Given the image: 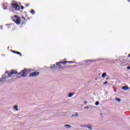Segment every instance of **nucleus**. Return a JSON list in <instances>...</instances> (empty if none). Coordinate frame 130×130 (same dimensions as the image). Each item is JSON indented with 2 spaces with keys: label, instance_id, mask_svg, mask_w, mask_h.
Returning a JSON list of instances; mask_svg holds the SVG:
<instances>
[{
  "label": "nucleus",
  "instance_id": "obj_3",
  "mask_svg": "<svg viewBox=\"0 0 130 130\" xmlns=\"http://www.w3.org/2000/svg\"><path fill=\"white\" fill-rule=\"evenodd\" d=\"M12 8L14 9L16 11H20V6H19V5L18 3L16 2H14L12 4Z\"/></svg>",
  "mask_w": 130,
  "mask_h": 130
},
{
  "label": "nucleus",
  "instance_id": "obj_9",
  "mask_svg": "<svg viewBox=\"0 0 130 130\" xmlns=\"http://www.w3.org/2000/svg\"><path fill=\"white\" fill-rule=\"evenodd\" d=\"M13 110H15V111H19V107L17 105L14 106Z\"/></svg>",
  "mask_w": 130,
  "mask_h": 130
},
{
  "label": "nucleus",
  "instance_id": "obj_15",
  "mask_svg": "<svg viewBox=\"0 0 130 130\" xmlns=\"http://www.w3.org/2000/svg\"><path fill=\"white\" fill-rule=\"evenodd\" d=\"M13 52L17 53V54H19L20 55V56H21V53L19 52H16V51H13Z\"/></svg>",
  "mask_w": 130,
  "mask_h": 130
},
{
  "label": "nucleus",
  "instance_id": "obj_24",
  "mask_svg": "<svg viewBox=\"0 0 130 130\" xmlns=\"http://www.w3.org/2000/svg\"><path fill=\"white\" fill-rule=\"evenodd\" d=\"M85 109H88V108H89V107H85Z\"/></svg>",
  "mask_w": 130,
  "mask_h": 130
},
{
  "label": "nucleus",
  "instance_id": "obj_21",
  "mask_svg": "<svg viewBox=\"0 0 130 130\" xmlns=\"http://www.w3.org/2000/svg\"><path fill=\"white\" fill-rule=\"evenodd\" d=\"M108 82H107V81H106L105 83H104V85H105L106 84H108Z\"/></svg>",
  "mask_w": 130,
  "mask_h": 130
},
{
  "label": "nucleus",
  "instance_id": "obj_20",
  "mask_svg": "<svg viewBox=\"0 0 130 130\" xmlns=\"http://www.w3.org/2000/svg\"><path fill=\"white\" fill-rule=\"evenodd\" d=\"M80 126L81 127H86V126L83 125H81Z\"/></svg>",
  "mask_w": 130,
  "mask_h": 130
},
{
  "label": "nucleus",
  "instance_id": "obj_2",
  "mask_svg": "<svg viewBox=\"0 0 130 130\" xmlns=\"http://www.w3.org/2000/svg\"><path fill=\"white\" fill-rule=\"evenodd\" d=\"M32 72V70L30 69H24L23 70L21 71L20 72L18 73V76H21L22 78H25L26 76H27V74L29 73H31Z\"/></svg>",
  "mask_w": 130,
  "mask_h": 130
},
{
  "label": "nucleus",
  "instance_id": "obj_28",
  "mask_svg": "<svg viewBox=\"0 0 130 130\" xmlns=\"http://www.w3.org/2000/svg\"><path fill=\"white\" fill-rule=\"evenodd\" d=\"M85 104H87V102H85Z\"/></svg>",
  "mask_w": 130,
  "mask_h": 130
},
{
  "label": "nucleus",
  "instance_id": "obj_5",
  "mask_svg": "<svg viewBox=\"0 0 130 130\" xmlns=\"http://www.w3.org/2000/svg\"><path fill=\"white\" fill-rule=\"evenodd\" d=\"M61 63H63V64H66V63H67V62H64V61L58 62L56 63V66L58 67V69H62V67H61Z\"/></svg>",
  "mask_w": 130,
  "mask_h": 130
},
{
  "label": "nucleus",
  "instance_id": "obj_7",
  "mask_svg": "<svg viewBox=\"0 0 130 130\" xmlns=\"http://www.w3.org/2000/svg\"><path fill=\"white\" fill-rule=\"evenodd\" d=\"M85 127H87V128H88V129H90V130H92L93 129V127H92V125L87 124L85 126Z\"/></svg>",
  "mask_w": 130,
  "mask_h": 130
},
{
  "label": "nucleus",
  "instance_id": "obj_17",
  "mask_svg": "<svg viewBox=\"0 0 130 130\" xmlns=\"http://www.w3.org/2000/svg\"><path fill=\"white\" fill-rule=\"evenodd\" d=\"M95 105H96V106H98V105H99V102H96Z\"/></svg>",
  "mask_w": 130,
  "mask_h": 130
},
{
  "label": "nucleus",
  "instance_id": "obj_14",
  "mask_svg": "<svg viewBox=\"0 0 130 130\" xmlns=\"http://www.w3.org/2000/svg\"><path fill=\"white\" fill-rule=\"evenodd\" d=\"M115 100H116V101H117V102H120V101H121L120 99H118L117 98H116L115 99Z\"/></svg>",
  "mask_w": 130,
  "mask_h": 130
},
{
  "label": "nucleus",
  "instance_id": "obj_16",
  "mask_svg": "<svg viewBox=\"0 0 130 130\" xmlns=\"http://www.w3.org/2000/svg\"><path fill=\"white\" fill-rule=\"evenodd\" d=\"M64 62H66V63L68 62H69V63H74V62L73 61H64Z\"/></svg>",
  "mask_w": 130,
  "mask_h": 130
},
{
  "label": "nucleus",
  "instance_id": "obj_10",
  "mask_svg": "<svg viewBox=\"0 0 130 130\" xmlns=\"http://www.w3.org/2000/svg\"><path fill=\"white\" fill-rule=\"evenodd\" d=\"M64 126L66 128H71V127H72V126L70 124H65L64 125Z\"/></svg>",
  "mask_w": 130,
  "mask_h": 130
},
{
  "label": "nucleus",
  "instance_id": "obj_12",
  "mask_svg": "<svg viewBox=\"0 0 130 130\" xmlns=\"http://www.w3.org/2000/svg\"><path fill=\"white\" fill-rule=\"evenodd\" d=\"M74 95V94H73V93H69V94H68V97L69 98H72V97H73V95Z\"/></svg>",
  "mask_w": 130,
  "mask_h": 130
},
{
  "label": "nucleus",
  "instance_id": "obj_11",
  "mask_svg": "<svg viewBox=\"0 0 130 130\" xmlns=\"http://www.w3.org/2000/svg\"><path fill=\"white\" fill-rule=\"evenodd\" d=\"M55 64L52 65L51 67H50V69H52V70H54V69H56Z\"/></svg>",
  "mask_w": 130,
  "mask_h": 130
},
{
  "label": "nucleus",
  "instance_id": "obj_18",
  "mask_svg": "<svg viewBox=\"0 0 130 130\" xmlns=\"http://www.w3.org/2000/svg\"><path fill=\"white\" fill-rule=\"evenodd\" d=\"M31 13L32 14V15H34V14H35V12L34 11V10H31Z\"/></svg>",
  "mask_w": 130,
  "mask_h": 130
},
{
  "label": "nucleus",
  "instance_id": "obj_6",
  "mask_svg": "<svg viewBox=\"0 0 130 130\" xmlns=\"http://www.w3.org/2000/svg\"><path fill=\"white\" fill-rule=\"evenodd\" d=\"M39 75V72H33L31 74L29 75V77H37V76H38Z\"/></svg>",
  "mask_w": 130,
  "mask_h": 130
},
{
  "label": "nucleus",
  "instance_id": "obj_8",
  "mask_svg": "<svg viewBox=\"0 0 130 130\" xmlns=\"http://www.w3.org/2000/svg\"><path fill=\"white\" fill-rule=\"evenodd\" d=\"M122 90H124V91H127V90H129V88H128L127 86H124L122 87Z\"/></svg>",
  "mask_w": 130,
  "mask_h": 130
},
{
  "label": "nucleus",
  "instance_id": "obj_13",
  "mask_svg": "<svg viewBox=\"0 0 130 130\" xmlns=\"http://www.w3.org/2000/svg\"><path fill=\"white\" fill-rule=\"evenodd\" d=\"M106 73H103V74L102 75V78H105V77H106Z\"/></svg>",
  "mask_w": 130,
  "mask_h": 130
},
{
  "label": "nucleus",
  "instance_id": "obj_22",
  "mask_svg": "<svg viewBox=\"0 0 130 130\" xmlns=\"http://www.w3.org/2000/svg\"><path fill=\"white\" fill-rule=\"evenodd\" d=\"M127 70H130V67H127Z\"/></svg>",
  "mask_w": 130,
  "mask_h": 130
},
{
  "label": "nucleus",
  "instance_id": "obj_26",
  "mask_svg": "<svg viewBox=\"0 0 130 130\" xmlns=\"http://www.w3.org/2000/svg\"><path fill=\"white\" fill-rule=\"evenodd\" d=\"M128 2H130V0H128Z\"/></svg>",
  "mask_w": 130,
  "mask_h": 130
},
{
  "label": "nucleus",
  "instance_id": "obj_25",
  "mask_svg": "<svg viewBox=\"0 0 130 130\" xmlns=\"http://www.w3.org/2000/svg\"><path fill=\"white\" fill-rule=\"evenodd\" d=\"M23 20H25V18L23 17Z\"/></svg>",
  "mask_w": 130,
  "mask_h": 130
},
{
  "label": "nucleus",
  "instance_id": "obj_1",
  "mask_svg": "<svg viewBox=\"0 0 130 130\" xmlns=\"http://www.w3.org/2000/svg\"><path fill=\"white\" fill-rule=\"evenodd\" d=\"M18 74V72L16 70H11L10 71H6L5 73L4 77H3L2 79H0V83L3 82H6L7 80H9L10 78H12V77H14L15 75H17Z\"/></svg>",
  "mask_w": 130,
  "mask_h": 130
},
{
  "label": "nucleus",
  "instance_id": "obj_4",
  "mask_svg": "<svg viewBox=\"0 0 130 130\" xmlns=\"http://www.w3.org/2000/svg\"><path fill=\"white\" fill-rule=\"evenodd\" d=\"M14 22L19 25L21 24V21L20 20V18L19 17H17V15L14 16V18L13 19Z\"/></svg>",
  "mask_w": 130,
  "mask_h": 130
},
{
  "label": "nucleus",
  "instance_id": "obj_27",
  "mask_svg": "<svg viewBox=\"0 0 130 130\" xmlns=\"http://www.w3.org/2000/svg\"><path fill=\"white\" fill-rule=\"evenodd\" d=\"M129 57H130V54H129Z\"/></svg>",
  "mask_w": 130,
  "mask_h": 130
},
{
  "label": "nucleus",
  "instance_id": "obj_19",
  "mask_svg": "<svg viewBox=\"0 0 130 130\" xmlns=\"http://www.w3.org/2000/svg\"><path fill=\"white\" fill-rule=\"evenodd\" d=\"M75 116H76V117L79 116V114L76 113L75 114Z\"/></svg>",
  "mask_w": 130,
  "mask_h": 130
},
{
  "label": "nucleus",
  "instance_id": "obj_23",
  "mask_svg": "<svg viewBox=\"0 0 130 130\" xmlns=\"http://www.w3.org/2000/svg\"><path fill=\"white\" fill-rule=\"evenodd\" d=\"M21 10H24V7L23 6L21 7Z\"/></svg>",
  "mask_w": 130,
  "mask_h": 130
}]
</instances>
